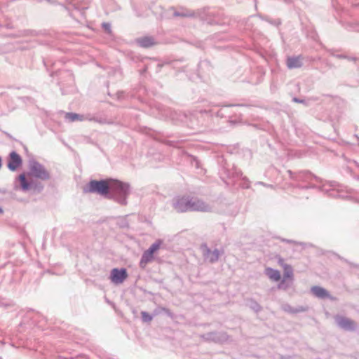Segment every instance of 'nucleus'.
<instances>
[{"label":"nucleus","mask_w":359,"mask_h":359,"mask_svg":"<svg viewBox=\"0 0 359 359\" xmlns=\"http://www.w3.org/2000/svg\"><path fill=\"white\" fill-rule=\"evenodd\" d=\"M284 310L286 311H288V312H292V313H294V312H297V311H294V310H292L290 309V306H285L284 307Z\"/></svg>","instance_id":"26"},{"label":"nucleus","mask_w":359,"mask_h":359,"mask_svg":"<svg viewBox=\"0 0 359 359\" xmlns=\"http://www.w3.org/2000/svg\"><path fill=\"white\" fill-rule=\"evenodd\" d=\"M201 248L202 250L205 259L211 263L216 262L222 254V252L218 249L211 250L206 244L201 245Z\"/></svg>","instance_id":"8"},{"label":"nucleus","mask_w":359,"mask_h":359,"mask_svg":"<svg viewBox=\"0 0 359 359\" xmlns=\"http://www.w3.org/2000/svg\"><path fill=\"white\" fill-rule=\"evenodd\" d=\"M172 206L178 212L187 211L210 212L211 207L201 200L189 197H175L172 199Z\"/></svg>","instance_id":"1"},{"label":"nucleus","mask_w":359,"mask_h":359,"mask_svg":"<svg viewBox=\"0 0 359 359\" xmlns=\"http://www.w3.org/2000/svg\"><path fill=\"white\" fill-rule=\"evenodd\" d=\"M110 180H91L84 188L85 193H96L100 196L108 198L109 194Z\"/></svg>","instance_id":"3"},{"label":"nucleus","mask_w":359,"mask_h":359,"mask_svg":"<svg viewBox=\"0 0 359 359\" xmlns=\"http://www.w3.org/2000/svg\"><path fill=\"white\" fill-rule=\"evenodd\" d=\"M335 320L337 325L344 330H354L356 327L355 322L349 318L337 316Z\"/></svg>","instance_id":"11"},{"label":"nucleus","mask_w":359,"mask_h":359,"mask_svg":"<svg viewBox=\"0 0 359 359\" xmlns=\"http://www.w3.org/2000/svg\"><path fill=\"white\" fill-rule=\"evenodd\" d=\"M174 15H175V16H187V13H180V12H178V11H175V12L174 13Z\"/></svg>","instance_id":"25"},{"label":"nucleus","mask_w":359,"mask_h":359,"mask_svg":"<svg viewBox=\"0 0 359 359\" xmlns=\"http://www.w3.org/2000/svg\"><path fill=\"white\" fill-rule=\"evenodd\" d=\"M22 163L21 156L15 151L10 153L8 159V168L11 171L16 170Z\"/></svg>","instance_id":"9"},{"label":"nucleus","mask_w":359,"mask_h":359,"mask_svg":"<svg viewBox=\"0 0 359 359\" xmlns=\"http://www.w3.org/2000/svg\"><path fill=\"white\" fill-rule=\"evenodd\" d=\"M304 188H310V187H312L311 186H305L304 187Z\"/></svg>","instance_id":"31"},{"label":"nucleus","mask_w":359,"mask_h":359,"mask_svg":"<svg viewBox=\"0 0 359 359\" xmlns=\"http://www.w3.org/2000/svg\"><path fill=\"white\" fill-rule=\"evenodd\" d=\"M3 212V210L1 208H0V213H2Z\"/></svg>","instance_id":"33"},{"label":"nucleus","mask_w":359,"mask_h":359,"mask_svg":"<svg viewBox=\"0 0 359 359\" xmlns=\"http://www.w3.org/2000/svg\"><path fill=\"white\" fill-rule=\"evenodd\" d=\"M301 55L289 57L287 59V67L289 69L299 68L303 65Z\"/></svg>","instance_id":"13"},{"label":"nucleus","mask_w":359,"mask_h":359,"mask_svg":"<svg viewBox=\"0 0 359 359\" xmlns=\"http://www.w3.org/2000/svg\"><path fill=\"white\" fill-rule=\"evenodd\" d=\"M18 180L20 183L21 189L25 191H29L31 189H36L38 187V184L35 183L33 180L28 181L25 174H21L18 177Z\"/></svg>","instance_id":"12"},{"label":"nucleus","mask_w":359,"mask_h":359,"mask_svg":"<svg viewBox=\"0 0 359 359\" xmlns=\"http://www.w3.org/2000/svg\"><path fill=\"white\" fill-rule=\"evenodd\" d=\"M283 241H284V242H287V243H295V244H297V243H298L294 242V241H292V240L283 239Z\"/></svg>","instance_id":"28"},{"label":"nucleus","mask_w":359,"mask_h":359,"mask_svg":"<svg viewBox=\"0 0 359 359\" xmlns=\"http://www.w3.org/2000/svg\"><path fill=\"white\" fill-rule=\"evenodd\" d=\"M130 193L128 184L110 179L109 194L108 198H112L121 205L126 204V199Z\"/></svg>","instance_id":"2"},{"label":"nucleus","mask_w":359,"mask_h":359,"mask_svg":"<svg viewBox=\"0 0 359 359\" xmlns=\"http://www.w3.org/2000/svg\"><path fill=\"white\" fill-rule=\"evenodd\" d=\"M248 306L255 312H258L262 309L261 306L253 299H249L248 301Z\"/></svg>","instance_id":"21"},{"label":"nucleus","mask_w":359,"mask_h":359,"mask_svg":"<svg viewBox=\"0 0 359 359\" xmlns=\"http://www.w3.org/2000/svg\"><path fill=\"white\" fill-rule=\"evenodd\" d=\"M128 278L127 271L124 268L118 269L114 268L111 271L110 280L116 284L119 285L123 283V281Z\"/></svg>","instance_id":"6"},{"label":"nucleus","mask_w":359,"mask_h":359,"mask_svg":"<svg viewBox=\"0 0 359 359\" xmlns=\"http://www.w3.org/2000/svg\"><path fill=\"white\" fill-rule=\"evenodd\" d=\"M258 184H262V185H264V186H266V187H271V188L272 187L271 185H265L263 182H258Z\"/></svg>","instance_id":"29"},{"label":"nucleus","mask_w":359,"mask_h":359,"mask_svg":"<svg viewBox=\"0 0 359 359\" xmlns=\"http://www.w3.org/2000/svg\"><path fill=\"white\" fill-rule=\"evenodd\" d=\"M154 259V255L149 253L147 250L144 252L140 259V266L144 268L146 265Z\"/></svg>","instance_id":"17"},{"label":"nucleus","mask_w":359,"mask_h":359,"mask_svg":"<svg viewBox=\"0 0 359 359\" xmlns=\"http://www.w3.org/2000/svg\"><path fill=\"white\" fill-rule=\"evenodd\" d=\"M65 118L69 122L89 121L103 123V121H102L100 119L95 118V116L90 114H79L76 113L69 112L65 114Z\"/></svg>","instance_id":"5"},{"label":"nucleus","mask_w":359,"mask_h":359,"mask_svg":"<svg viewBox=\"0 0 359 359\" xmlns=\"http://www.w3.org/2000/svg\"><path fill=\"white\" fill-rule=\"evenodd\" d=\"M28 176L33 177L41 180H47L50 179V173L46 168L42 164L34 159L29 161Z\"/></svg>","instance_id":"4"},{"label":"nucleus","mask_w":359,"mask_h":359,"mask_svg":"<svg viewBox=\"0 0 359 359\" xmlns=\"http://www.w3.org/2000/svg\"><path fill=\"white\" fill-rule=\"evenodd\" d=\"M102 27H104V29L107 31L108 32H110V28H111V26H110V24L109 23H103L102 24Z\"/></svg>","instance_id":"24"},{"label":"nucleus","mask_w":359,"mask_h":359,"mask_svg":"<svg viewBox=\"0 0 359 359\" xmlns=\"http://www.w3.org/2000/svg\"><path fill=\"white\" fill-rule=\"evenodd\" d=\"M293 100L295 102H298V103H303V104H305V101L304 100H300L299 98H297V97H294L293 98Z\"/></svg>","instance_id":"27"},{"label":"nucleus","mask_w":359,"mask_h":359,"mask_svg":"<svg viewBox=\"0 0 359 359\" xmlns=\"http://www.w3.org/2000/svg\"><path fill=\"white\" fill-rule=\"evenodd\" d=\"M227 335L225 333H209L206 339L215 342L222 343L227 340Z\"/></svg>","instance_id":"16"},{"label":"nucleus","mask_w":359,"mask_h":359,"mask_svg":"<svg viewBox=\"0 0 359 359\" xmlns=\"http://www.w3.org/2000/svg\"><path fill=\"white\" fill-rule=\"evenodd\" d=\"M141 316L144 322H150L152 320V316L146 311H142Z\"/></svg>","instance_id":"23"},{"label":"nucleus","mask_w":359,"mask_h":359,"mask_svg":"<svg viewBox=\"0 0 359 359\" xmlns=\"http://www.w3.org/2000/svg\"><path fill=\"white\" fill-rule=\"evenodd\" d=\"M313 294L320 299L330 298L329 292L323 287L319 286H313L311 289Z\"/></svg>","instance_id":"14"},{"label":"nucleus","mask_w":359,"mask_h":359,"mask_svg":"<svg viewBox=\"0 0 359 359\" xmlns=\"http://www.w3.org/2000/svg\"><path fill=\"white\" fill-rule=\"evenodd\" d=\"M340 186L335 182H330L326 184H323L322 190L329 194V196L332 197H339L344 198L345 195L343 191L339 189Z\"/></svg>","instance_id":"7"},{"label":"nucleus","mask_w":359,"mask_h":359,"mask_svg":"<svg viewBox=\"0 0 359 359\" xmlns=\"http://www.w3.org/2000/svg\"><path fill=\"white\" fill-rule=\"evenodd\" d=\"M285 271L283 274V278L285 279H290V280H293V270L292 267L289 265H285Z\"/></svg>","instance_id":"19"},{"label":"nucleus","mask_w":359,"mask_h":359,"mask_svg":"<svg viewBox=\"0 0 359 359\" xmlns=\"http://www.w3.org/2000/svg\"><path fill=\"white\" fill-rule=\"evenodd\" d=\"M42 188H43V187H42V186H39V190L42 189Z\"/></svg>","instance_id":"32"},{"label":"nucleus","mask_w":359,"mask_h":359,"mask_svg":"<svg viewBox=\"0 0 359 359\" xmlns=\"http://www.w3.org/2000/svg\"><path fill=\"white\" fill-rule=\"evenodd\" d=\"M161 245V241H157L155 243H154L149 248V249L147 250V251L149 252V253H151L152 255H154V252H156L158 250H159Z\"/></svg>","instance_id":"22"},{"label":"nucleus","mask_w":359,"mask_h":359,"mask_svg":"<svg viewBox=\"0 0 359 359\" xmlns=\"http://www.w3.org/2000/svg\"><path fill=\"white\" fill-rule=\"evenodd\" d=\"M264 273L273 281L277 282L280 280V273L278 270L267 267L264 270Z\"/></svg>","instance_id":"15"},{"label":"nucleus","mask_w":359,"mask_h":359,"mask_svg":"<svg viewBox=\"0 0 359 359\" xmlns=\"http://www.w3.org/2000/svg\"><path fill=\"white\" fill-rule=\"evenodd\" d=\"M292 283V281H291V280H287V279L283 278L281 280V281L279 283V284L278 285V288L279 290H286L287 289H288L290 287Z\"/></svg>","instance_id":"20"},{"label":"nucleus","mask_w":359,"mask_h":359,"mask_svg":"<svg viewBox=\"0 0 359 359\" xmlns=\"http://www.w3.org/2000/svg\"><path fill=\"white\" fill-rule=\"evenodd\" d=\"M290 177L297 182H310L313 179H316V177L313 176L311 172L308 171H302L298 173H293L292 171H287Z\"/></svg>","instance_id":"10"},{"label":"nucleus","mask_w":359,"mask_h":359,"mask_svg":"<svg viewBox=\"0 0 359 359\" xmlns=\"http://www.w3.org/2000/svg\"><path fill=\"white\" fill-rule=\"evenodd\" d=\"M137 43L140 46L144 48H148L154 45V39L151 37L145 36L142 38H139L137 39Z\"/></svg>","instance_id":"18"},{"label":"nucleus","mask_w":359,"mask_h":359,"mask_svg":"<svg viewBox=\"0 0 359 359\" xmlns=\"http://www.w3.org/2000/svg\"><path fill=\"white\" fill-rule=\"evenodd\" d=\"M1 165H2V159H1V158L0 157V168H1Z\"/></svg>","instance_id":"30"}]
</instances>
